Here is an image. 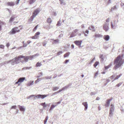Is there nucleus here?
Masks as SVG:
<instances>
[{
    "label": "nucleus",
    "instance_id": "nucleus-1",
    "mask_svg": "<svg viewBox=\"0 0 124 124\" xmlns=\"http://www.w3.org/2000/svg\"><path fill=\"white\" fill-rule=\"evenodd\" d=\"M33 57V56H23L22 55H19L15 57L12 60V64L14 65L18 64L20 62L22 63L24 62H27L29 59H32Z\"/></svg>",
    "mask_w": 124,
    "mask_h": 124
},
{
    "label": "nucleus",
    "instance_id": "nucleus-2",
    "mask_svg": "<svg viewBox=\"0 0 124 124\" xmlns=\"http://www.w3.org/2000/svg\"><path fill=\"white\" fill-rule=\"evenodd\" d=\"M124 62L122 57L120 56H118L114 60V63L115 65L113 67V69L115 70L123 66Z\"/></svg>",
    "mask_w": 124,
    "mask_h": 124
},
{
    "label": "nucleus",
    "instance_id": "nucleus-3",
    "mask_svg": "<svg viewBox=\"0 0 124 124\" xmlns=\"http://www.w3.org/2000/svg\"><path fill=\"white\" fill-rule=\"evenodd\" d=\"M39 12V11L38 8L35 10L33 13V15L30 17V20L31 21H32L34 18L37 15Z\"/></svg>",
    "mask_w": 124,
    "mask_h": 124
},
{
    "label": "nucleus",
    "instance_id": "nucleus-4",
    "mask_svg": "<svg viewBox=\"0 0 124 124\" xmlns=\"http://www.w3.org/2000/svg\"><path fill=\"white\" fill-rule=\"evenodd\" d=\"M18 27H15L12 28L9 32L10 34H14L16 33L19 32L20 30H18Z\"/></svg>",
    "mask_w": 124,
    "mask_h": 124
},
{
    "label": "nucleus",
    "instance_id": "nucleus-5",
    "mask_svg": "<svg viewBox=\"0 0 124 124\" xmlns=\"http://www.w3.org/2000/svg\"><path fill=\"white\" fill-rule=\"evenodd\" d=\"M110 107L109 112V116L110 117H111L113 116V112L114 111L115 108L114 105L112 104H111Z\"/></svg>",
    "mask_w": 124,
    "mask_h": 124
},
{
    "label": "nucleus",
    "instance_id": "nucleus-6",
    "mask_svg": "<svg viewBox=\"0 0 124 124\" xmlns=\"http://www.w3.org/2000/svg\"><path fill=\"white\" fill-rule=\"evenodd\" d=\"M25 77L21 78H19L18 80V81L16 82V84H18V85H19L21 84V83L23 82V81L25 80Z\"/></svg>",
    "mask_w": 124,
    "mask_h": 124
},
{
    "label": "nucleus",
    "instance_id": "nucleus-7",
    "mask_svg": "<svg viewBox=\"0 0 124 124\" xmlns=\"http://www.w3.org/2000/svg\"><path fill=\"white\" fill-rule=\"evenodd\" d=\"M109 23H105V24H104L103 26V29L106 31H107L109 29Z\"/></svg>",
    "mask_w": 124,
    "mask_h": 124
},
{
    "label": "nucleus",
    "instance_id": "nucleus-8",
    "mask_svg": "<svg viewBox=\"0 0 124 124\" xmlns=\"http://www.w3.org/2000/svg\"><path fill=\"white\" fill-rule=\"evenodd\" d=\"M47 96V95H42L41 94H38V95L36 96L35 97L38 98H41L43 99Z\"/></svg>",
    "mask_w": 124,
    "mask_h": 124
},
{
    "label": "nucleus",
    "instance_id": "nucleus-9",
    "mask_svg": "<svg viewBox=\"0 0 124 124\" xmlns=\"http://www.w3.org/2000/svg\"><path fill=\"white\" fill-rule=\"evenodd\" d=\"M74 43L77 45L78 46L80 47L81 46V45L82 42L81 40H76L74 41Z\"/></svg>",
    "mask_w": 124,
    "mask_h": 124
},
{
    "label": "nucleus",
    "instance_id": "nucleus-10",
    "mask_svg": "<svg viewBox=\"0 0 124 124\" xmlns=\"http://www.w3.org/2000/svg\"><path fill=\"white\" fill-rule=\"evenodd\" d=\"M82 104L84 105L85 107L84 110H86L88 108V104L87 102H85L82 103Z\"/></svg>",
    "mask_w": 124,
    "mask_h": 124
},
{
    "label": "nucleus",
    "instance_id": "nucleus-11",
    "mask_svg": "<svg viewBox=\"0 0 124 124\" xmlns=\"http://www.w3.org/2000/svg\"><path fill=\"white\" fill-rule=\"evenodd\" d=\"M88 29L89 30H90L93 31H96L94 26L93 25H91V27H88Z\"/></svg>",
    "mask_w": 124,
    "mask_h": 124
},
{
    "label": "nucleus",
    "instance_id": "nucleus-12",
    "mask_svg": "<svg viewBox=\"0 0 124 124\" xmlns=\"http://www.w3.org/2000/svg\"><path fill=\"white\" fill-rule=\"evenodd\" d=\"M7 5L8 6H13L15 5L14 2H8L7 3Z\"/></svg>",
    "mask_w": 124,
    "mask_h": 124
},
{
    "label": "nucleus",
    "instance_id": "nucleus-13",
    "mask_svg": "<svg viewBox=\"0 0 124 124\" xmlns=\"http://www.w3.org/2000/svg\"><path fill=\"white\" fill-rule=\"evenodd\" d=\"M109 36L108 35H104V38L106 41H108L109 39Z\"/></svg>",
    "mask_w": 124,
    "mask_h": 124
},
{
    "label": "nucleus",
    "instance_id": "nucleus-14",
    "mask_svg": "<svg viewBox=\"0 0 124 124\" xmlns=\"http://www.w3.org/2000/svg\"><path fill=\"white\" fill-rule=\"evenodd\" d=\"M89 32V31L88 30H86L85 32L84 31H83V33L84 34L85 36V37H86L87 36V34H88Z\"/></svg>",
    "mask_w": 124,
    "mask_h": 124
},
{
    "label": "nucleus",
    "instance_id": "nucleus-15",
    "mask_svg": "<svg viewBox=\"0 0 124 124\" xmlns=\"http://www.w3.org/2000/svg\"><path fill=\"white\" fill-rule=\"evenodd\" d=\"M19 107L20 110L21 111H24L25 110V108H24V106L19 105Z\"/></svg>",
    "mask_w": 124,
    "mask_h": 124
},
{
    "label": "nucleus",
    "instance_id": "nucleus-16",
    "mask_svg": "<svg viewBox=\"0 0 124 124\" xmlns=\"http://www.w3.org/2000/svg\"><path fill=\"white\" fill-rule=\"evenodd\" d=\"M40 104L43 106L44 108H45V107L48 105V104H46L45 102L42 103Z\"/></svg>",
    "mask_w": 124,
    "mask_h": 124
},
{
    "label": "nucleus",
    "instance_id": "nucleus-17",
    "mask_svg": "<svg viewBox=\"0 0 124 124\" xmlns=\"http://www.w3.org/2000/svg\"><path fill=\"white\" fill-rule=\"evenodd\" d=\"M34 81H31L27 83V85L28 86H30L33 84Z\"/></svg>",
    "mask_w": 124,
    "mask_h": 124
},
{
    "label": "nucleus",
    "instance_id": "nucleus-18",
    "mask_svg": "<svg viewBox=\"0 0 124 124\" xmlns=\"http://www.w3.org/2000/svg\"><path fill=\"white\" fill-rule=\"evenodd\" d=\"M46 21L48 23L50 24L52 22V20L49 17L47 19Z\"/></svg>",
    "mask_w": 124,
    "mask_h": 124
},
{
    "label": "nucleus",
    "instance_id": "nucleus-19",
    "mask_svg": "<svg viewBox=\"0 0 124 124\" xmlns=\"http://www.w3.org/2000/svg\"><path fill=\"white\" fill-rule=\"evenodd\" d=\"M122 74H120L119 75L117 76L114 79V80H113L112 81V82H113V81L116 80L118 79L122 75Z\"/></svg>",
    "mask_w": 124,
    "mask_h": 124
},
{
    "label": "nucleus",
    "instance_id": "nucleus-20",
    "mask_svg": "<svg viewBox=\"0 0 124 124\" xmlns=\"http://www.w3.org/2000/svg\"><path fill=\"white\" fill-rule=\"evenodd\" d=\"M42 65L41 63L39 62H38L36 64V66L37 67H40Z\"/></svg>",
    "mask_w": 124,
    "mask_h": 124
},
{
    "label": "nucleus",
    "instance_id": "nucleus-21",
    "mask_svg": "<svg viewBox=\"0 0 124 124\" xmlns=\"http://www.w3.org/2000/svg\"><path fill=\"white\" fill-rule=\"evenodd\" d=\"M110 102L107 100L106 101V104L105 105V106L107 107H108L110 105Z\"/></svg>",
    "mask_w": 124,
    "mask_h": 124
},
{
    "label": "nucleus",
    "instance_id": "nucleus-22",
    "mask_svg": "<svg viewBox=\"0 0 124 124\" xmlns=\"http://www.w3.org/2000/svg\"><path fill=\"white\" fill-rule=\"evenodd\" d=\"M62 24V23L61 22V20L60 19L58 22L56 24V25L57 26H60Z\"/></svg>",
    "mask_w": 124,
    "mask_h": 124
},
{
    "label": "nucleus",
    "instance_id": "nucleus-23",
    "mask_svg": "<svg viewBox=\"0 0 124 124\" xmlns=\"http://www.w3.org/2000/svg\"><path fill=\"white\" fill-rule=\"evenodd\" d=\"M76 35V34L73 32L72 33L70 34V38L73 37Z\"/></svg>",
    "mask_w": 124,
    "mask_h": 124
},
{
    "label": "nucleus",
    "instance_id": "nucleus-24",
    "mask_svg": "<svg viewBox=\"0 0 124 124\" xmlns=\"http://www.w3.org/2000/svg\"><path fill=\"white\" fill-rule=\"evenodd\" d=\"M59 40L58 39H56L53 40L52 43L53 44H55L58 42Z\"/></svg>",
    "mask_w": 124,
    "mask_h": 124
},
{
    "label": "nucleus",
    "instance_id": "nucleus-25",
    "mask_svg": "<svg viewBox=\"0 0 124 124\" xmlns=\"http://www.w3.org/2000/svg\"><path fill=\"white\" fill-rule=\"evenodd\" d=\"M64 88H62L61 89H60L57 92H56L55 93H54L55 94H57V93H60V92H61V91H62L63 90H64Z\"/></svg>",
    "mask_w": 124,
    "mask_h": 124
},
{
    "label": "nucleus",
    "instance_id": "nucleus-26",
    "mask_svg": "<svg viewBox=\"0 0 124 124\" xmlns=\"http://www.w3.org/2000/svg\"><path fill=\"white\" fill-rule=\"evenodd\" d=\"M99 64V62H96L94 64H93V66L95 68Z\"/></svg>",
    "mask_w": 124,
    "mask_h": 124
},
{
    "label": "nucleus",
    "instance_id": "nucleus-27",
    "mask_svg": "<svg viewBox=\"0 0 124 124\" xmlns=\"http://www.w3.org/2000/svg\"><path fill=\"white\" fill-rule=\"evenodd\" d=\"M39 36L35 34L32 37V38L33 39H37L38 38Z\"/></svg>",
    "mask_w": 124,
    "mask_h": 124
},
{
    "label": "nucleus",
    "instance_id": "nucleus-28",
    "mask_svg": "<svg viewBox=\"0 0 124 124\" xmlns=\"http://www.w3.org/2000/svg\"><path fill=\"white\" fill-rule=\"evenodd\" d=\"M59 88L58 87L55 86L53 88L52 90H53V91H54L57 90L59 89Z\"/></svg>",
    "mask_w": 124,
    "mask_h": 124
},
{
    "label": "nucleus",
    "instance_id": "nucleus-29",
    "mask_svg": "<svg viewBox=\"0 0 124 124\" xmlns=\"http://www.w3.org/2000/svg\"><path fill=\"white\" fill-rule=\"evenodd\" d=\"M47 41H44L42 43V45L43 46H45L46 45L47 43Z\"/></svg>",
    "mask_w": 124,
    "mask_h": 124
},
{
    "label": "nucleus",
    "instance_id": "nucleus-30",
    "mask_svg": "<svg viewBox=\"0 0 124 124\" xmlns=\"http://www.w3.org/2000/svg\"><path fill=\"white\" fill-rule=\"evenodd\" d=\"M29 3L30 4H31L34 2L35 1V0H29Z\"/></svg>",
    "mask_w": 124,
    "mask_h": 124
},
{
    "label": "nucleus",
    "instance_id": "nucleus-31",
    "mask_svg": "<svg viewBox=\"0 0 124 124\" xmlns=\"http://www.w3.org/2000/svg\"><path fill=\"white\" fill-rule=\"evenodd\" d=\"M110 81V79H107L106 80V83H105L104 85H106Z\"/></svg>",
    "mask_w": 124,
    "mask_h": 124
},
{
    "label": "nucleus",
    "instance_id": "nucleus-32",
    "mask_svg": "<svg viewBox=\"0 0 124 124\" xmlns=\"http://www.w3.org/2000/svg\"><path fill=\"white\" fill-rule=\"evenodd\" d=\"M48 119V117L47 116L46 117L45 120H44V124H46Z\"/></svg>",
    "mask_w": 124,
    "mask_h": 124
},
{
    "label": "nucleus",
    "instance_id": "nucleus-33",
    "mask_svg": "<svg viewBox=\"0 0 124 124\" xmlns=\"http://www.w3.org/2000/svg\"><path fill=\"white\" fill-rule=\"evenodd\" d=\"M15 17L13 16H12V17H11L10 19V20H9V21H10V22H11L12 21H13V20L14 19H15Z\"/></svg>",
    "mask_w": 124,
    "mask_h": 124
},
{
    "label": "nucleus",
    "instance_id": "nucleus-34",
    "mask_svg": "<svg viewBox=\"0 0 124 124\" xmlns=\"http://www.w3.org/2000/svg\"><path fill=\"white\" fill-rule=\"evenodd\" d=\"M97 93L95 92H92L90 93V95L92 96L93 95H95Z\"/></svg>",
    "mask_w": 124,
    "mask_h": 124
},
{
    "label": "nucleus",
    "instance_id": "nucleus-35",
    "mask_svg": "<svg viewBox=\"0 0 124 124\" xmlns=\"http://www.w3.org/2000/svg\"><path fill=\"white\" fill-rule=\"evenodd\" d=\"M57 105H52L50 107V110H51L53 108L55 107Z\"/></svg>",
    "mask_w": 124,
    "mask_h": 124
},
{
    "label": "nucleus",
    "instance_id": "nucleus-36",
    "mask_svg": "<svg viewBox=\"0 0 124 124\" xmlns=\"http://www.w3.org/2000/svg\"><path fill=\"white\" fill-rule=\"evenodd\" d=\"M117 8V7L116 6H114L112 8L111 10V11H112L113 9L115 10Z\"/></svg>",
    "mask_w": 124,
    "mask_h": 124
},
{
    "label": "nucleus",
    "instance_id": "nucleus-37",
    "mask_svg": "<svg viewBox=\"0 0 124 124\" xmlns=\"http://www.w3.org/2000/svg\"><path fill=\"white\" fill-rule=\"evenodd\" d=\"M122 82H120L119 83L117 84L116 85V86H117L118 87H119L122 84Z\"/></svg>",
    "mask_w": 124,
    "mask_h": 124
},
{
    "label": "nucleus",
    "instance_id": "nucleus-38",
    "mask_svg": "<svg viewBox=\"0 0 124 124\" xmlns=\"http://www.w3.org/2000/svg\"><path fill=\"white\" fill-rule=\"evenodd\" d=\"M110 65H108L107 66H105L104 68L106 70H107L110 67Z\"/></svg>",
    "mask_w": 124,
    "mask_h": 124
},
{
    "label": "nucleus",
    "instance_id": "nucleus-39",
    "mask_svg": "<svg viewBox=\"0 0 124 124\" xmlns=\"http://www.w3.org/2000/svg\"><path fill=\"white\" fill-rule=\"evenodd\" d=\"M69 55V53H67L65 54L64 55V56L65 57H66Z\"/></svg>",
    "mask_w": 124,
    "mask_h": 124
},
{
    "label": "nucleus",
    "instance_id": "nucleus-40",
    "mask_svg": "<svg viewBox=\"0 0 124 124\" xmlns=\"http://www.w3.org/2000/svg\"><path fill=\"white\" fill-rule=\"evenodd\" d=\"M40 81V79L39 78H38L37 80H35V83H37L38 82Z\"/></svg>",
    "mask_w": 124,
    "mask_h": 124
},
{
    "label": "nucleus",
    "instance_id": "nucleus-41",
    "mask_svg": "<svg viewBox=\"0 0 124 124\" xmlns=\"http://www.w3.org/2000/svg\"><path fill=\"white\" fill-rule=\"evenodd\" d=\"M4 48V46L2 45H0V48L3 49Z\"/></svg>",
    "mask_w": 124,
    "mask_h": 124
},
{
    "label": "nucleus",
    "instance_id": "nucleus-42",
    "mask_svg": "<svg viewBox=\"0 0 124 124\" xmlns=\"http://www.w3.org/2000/svg\"><path fill=\"white\" fill-rule=\"evenodd\" d=\"M38 25H37L34 28V29L33 30V31H35L37 29L38 27Z\"/></svg>",
    "mask_w": 124,
    "mask_h": 124
},
{
    "label": "nucleus",
    "instance_id": "nucleus-43",
    "mask_svg": "<svg viewBox=\"0 0 124 124\" xmlns=\"http://www.w3.org/2000/svg\"><path fill=\"white\" fill-rule=\"evenodd\" d=\"M62 53V51H60L57 53V55H59L61 54Z\"/></svg>",
    "mask_w": 124,
    "mask_h": 124
},
{
    "label": "nucleus",
    "instance_id": "nucleus-44",
    "mask_svg": "<svg viewBox=\"0 0 124 124\" xmlns=\"http://www.w3.org/2000/svg\"><path fill=\"white\" fill-rule=\"evenodd\" d=\"M4 22L0 21V26H1V25H4Z\"/></svg>",
    "mask_w": 124,
    "mask_h": 124
},
{
    "label": "nucleus",
    "instance_id": "nucleus-45",
    "mask_svg": "<svg viewBox=\"0 0 124 124\" xmlns=\"http://www.w3.org/2000/svg\"><path fill=\"white\" fill-rule=\"evenodd\" d=\"M98 72H96L95 73V75H94V78H96V77L97 76V75H98Z\"/></svg>",
    "mask_w": 124,
    "mask_h": 124
},
{
    "label": "nucleus",
    "instance_id": "nucleus-46",
    "mask_svg": "<svg viewBox=\"0 0 124 124\" xmlns=\"http://www.w3.org/2000/svg\"><path fill=\"white\" fill-rule=\"evenodd\" d=\"M103 55H100V57L101 58V60L103 61L104 60L103 58Z\"/></svg>",
    "mask_w": 124,
    "mask_h": 124
},
{
    "label": "nucleus",
    "instance_id": "nucleus-47",
    "mask_svg": "<svg viewBox=\"0 0 124 124\" xmlns=\"http://www.w3.org/2000/svg\"><path fill=\"white\" fill-rule=\"evenodd\" d=\"M95 59V58H93L92 60L90 62V63H92L93 61H94Z\"/></svg>",
    "mask_w": 124,
    "mask_h": 124
},
{
    "label": "nucleus",
    "instance_id": "nucleus-48",
    "mask_svg": "<svg viewBox=\"0 0 124 124\" xmlns=\"http://www.w3.org/2000/svg\"><path fill=\"white\" fill-rule=\"evenodd\" d=\"M40 34V33L39 32H37L36 33H35V34L36 35L38 36V35H39Z\"/></svg>",
    "mask_w": 124,
    "mask_h": 124
},
{
    "label": "nucleus",
    "instance_id": "nucleus-49",
    "mask_svg": "<svg viewBox=\"0 0 124 124\" xmlns=\"http://www.w3.org/2000/svg\"><path fill=\"white\" fill-rule=\"evenodd\" d=\"M16 106L15 105H14L12 106L11 107V108L15 109L16 108Z\"/></svg>",
    "mask_w": 124,
    "mask_h": 124
},
{
    "label": "nucleus",
    "instance_id": "nucleus-50",
    "mask_svg": "<svg viewBox=\"0 0 124 124\" xmlns=\"http://www.w3.org/2000/svg\"><path fill=\"white\" fill-rule=\"evenodd\" d=\"M69 62V60H65V61L64 62V63L66 64L68 62Z\"/></svg>",
    "mask_w": 124,
    "mask_h": 124
},
{
    "label": "nucleus",
    "instance_id": "nucleus-51",
    "mask_svg": "<svg viewBox=\"0 0 124 124\" xmlns=\"http://www.w3.org/2000/svg\"><path fill=\"white\" fill-rule=\"evenodd\" d=\"M96 37H100L101 36V35L100 34H96L95 35Z\"/></svg>",
    "mask_w": 124,
    "mask_h": 124
},
{
    "label": "nucleus",
    "instance_id": "nucleus-52",
    "mask_svg": "<svg viewBox=\"0 0 124 124\" xmlns=\"http://www.w3.org/2000/svg\"><path fill=\"white\" fill-rule=\"evenodd\" d=\"M111 26L112 28H113L114 27L113 25V24L112 22H111Z\"/></svg>",
    "mask_w": 124,
    "mask_h": 124
},
{
    "label": "nucleus",
    "instance_id": "nucleus-53",
    "mask_svg": "<svg viewBox=\"0 0 124 124\" xmlns=\"http://www.w3.org/2000/svg\"><path fill=\"white\" fill-rule=\"evenodd\" d=\"M116 75H113L111 77H110L109 78H113L115 77Z\"/></svg>",
    "mask_w": 124,
    "mask_h": 124
},
{
    "label": "nucleus",
    "instance_id": "nucleus-54",
    "mask_svg": "<svg viewBox=\"0 0 124 124\" xmlns=\"http://www.w3.org/2000/svg\"><path fill=\"white\" fill-rule=\"evenodd\" d=\"M120 6H121V7H124V3H122L120 4Z\"/></svg>",
    "mask_w": 124,
    "mask_h": 124
},
{
    "label": "nucleus",
    "instance_id": "nucleus-55",
    "mask_svg": "<svg viewBox=\"0 0 124 124\" xmlns=\"http://www.w3.org/2000/svg\"><path fill=\"white\" fill-rule=\"evenodd\" d=\"M10 46L9 43H8L6 44V46L8 47Z\"/></svg>",
    "mask_w": 124,
    "mask_h": 124
},
{
    "label": "nucleus",
    "instance_id": "nucleus-56",
    "mask_svg": "<svg viewBox=\"0 0 124 124\" xmlns=\"http://www.w3.org/2000/svg\"><path fill=\"white\" fill-rule=\"evenodd\" d=\"M109 18H108L106 20V21L107 22H109Z\"/></svg>",
    "mask_w": 124,
    "mask_h": 124
},
{
    "label": "nucleus",
    "instance_id": "nucleus-57",
    "mask_svg": "<svg viewBox=\"0 0 124 124\" xmlns=\"http://www.w3.org/2000/svg\"><path fill=\"white\" fill-rule=\"evenodd\" d=\"M78 31V30L77 29H75L74 31L73 32H74L75 33H76Z\"/></svg>",
    "mask_w": 124,
    "mask_h": 124
},
{
    "label": "nucleus",
    "instance_id": "nucleus-58",
    "mask_svg": "<svg viewBox=\"0 0 124 124\" xmlns=\"http://www.w3.org/2000/svg\"><path fill=\"white\" fill-rule=\"evenodd\" d=\"M112 98H111L110 99L107 100L110 102V101L112 100Z\"/></svg>",
    "mask_w": 124,
    "mask_h": 124
},
{
    "label": "nucleus",
    "instance_id": "nucleus-59",
    "mask_svg": "<svg viewBox=\"0 0 124 124\" xmlns=\"http://www.w3.org/2000/svg\"><path fill=\"white\" fill-rule=\"evenodd\" d=\"M59 1H60V3L61 4H62L63 3V0H59Z\"/></svg>",
    "mask_w": 124,
    "mask_h": 124
},
{
    "label": "nucleus",
    "instance_id": "nucleus-60",
    "mask_svg": "<svg viewBox=\"0 0 124 124\" xmlns=\"http://www.w3.org/2000/svg\"><path fill=\"white\" fill-rule=\"evenodd\" d=\"M100 99V98L99 97H97L96 98V100H99Z\"/></svg>",
    "mask_w": 124,
    "mask_h": 124
},
{
    "label": "nucleus",
    "instance_id": "nucleus-61",
    "mask_svg": "<svg viewBox=\"0 0 124 124\" xmlns=\"http://www.w3.org/2000/svg\"><path fill=\"white\" fill-rule=\"evenodd\" d=\"M111 0H108V4H109L111 3Z\"/></svg>",
    "mask_w": 124,
    "mask_h": 124
},
{
    "label": "nucleus",
    "instance_id": "nucleus-62",
    "mask_svg": "<svg viewBox=\"0 0 124 124\" xmlns=\"http://www.w3.org/2000/svg\"><path fill=\"white\" fill-rule=\"evenodd\" d=\"M61 102L60 101H59L57 102H56L55 103V104H60V103H61Z\"/></svg>",
    "mask_w": 124,
    "mask_h": 124
},
{
    "label": "nucleus",
    "instance_id": "nucleus-63",
    "mask_svg": "<svg viewBox=\"0 0 124 124\" xmlns=\"http://www.w3.org/2000/svg\"><path fill=\"white\" fill-rule=\"evenodd\" d=\"M77 35H78L79 36H80L81 35V33H80L78 32L77 33Z\"/></svg>",
    "mask_w": 124,
    "mask_h": 124
},
{
    "label": "nucleus",
    "instance_id": "nucleus-64",
    "mask_svg": "<svg viewBox=\"0 0 124 124\" xmlns=\"http://www.w3.org/2000/svg\"><path fill=\"white\" fill-rule=\"evenodd\" d=\"M81 27L82 28H84L85 27V26H84V24H82L81 25Z\"/></svg>",
    "mask_w": 124,
    "mask_h": 124
}]
</instances>
